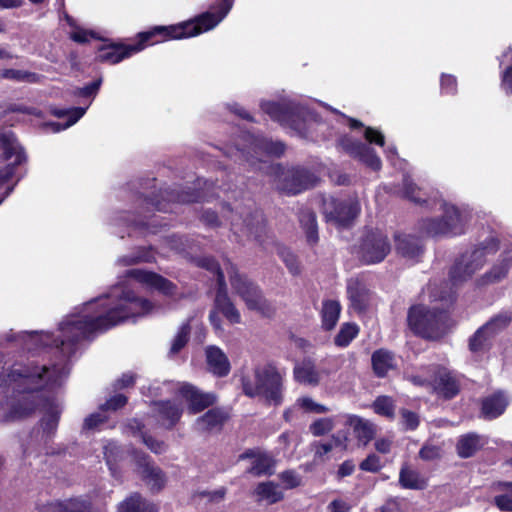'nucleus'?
Listing matches in <instances>:
<instances>
[{"mask_svg": "<svg viewBox=\"0 0 512 512\" xmlns=\"http://www.w3.org/2000/svg\"><path fill=\"white\" fill-rule=\"evenodd\" d=\"M99 311L95 315H83L74 320L61 322L59 325L63 337H55L53 333H40L39 342L43 347H55L67 357L75 354L80 341L89 339L95 333H104L130 318L148 314L153 305L151 301L140 297L129 288L120 293L100 300ZM38 335V332H31Z\"/></svg>", "mask_w": 512, "mask_h": 512, "instance_id": "f257e3e1", "label": "nucleus"}, {"mask_svg": "<svg viewBox=\"0 0 512 512\" xmlns=\"http://www.w3.org/2000/svg\"><path fill=\"white\" fill-rule=\"evenodd\" d=\"M60 369L56 364H40L35 360L16 362L7 371L4 383L17 394H37L58 385Z\"/></svg>", "mask_w": 512, "mask_h": 512, "instance_id": "f03ea898", "label": "nucleus"}, {"mask_svg": "<svg viewBox=\"0 0 512 512\" xmlns=\"http://www.w3.org/2000/svg\"><path fill=\"white\" fill-rule=\"evenodd\" d=\"M406 321L408 328L415 336L427 341L443 339L454 326L448 310L431 308L424 304L411 305Z\"/></svg>", "mask_w": 512, "mask_h": 512, "instance_id": "7ed1b4c3", "label": "nucleus"}, {"mask_svg": "<svg viewBox=\"0 0 512 512\" xmlns=\"http://www.w3.org/2000/svg\"><path fill=\"white\" fill-rule=\"evenodd\" d=\"M254 382L249 377L241 378L244 395L255 398L263 396L265 400L275 406L283 402V376L273 362L258 365L253 369Z\"/></svg>", "mask_w": 512, "mask_h": 512, "instance_id": "20e7f679", "label": "nucleus"}, {"mask_svg": "<svg viewBox=\"0 0 512 512\" xmlns=\"http://www.w3.org/2000/svg\"><path fill=\"white\" fill-rule=\"evenodd\" d=\"M216 12H204L174 25H162V42L198 36L217 26L229 13L233 0H217Z\"/></svg>", "mask_w": 512, "mask_h": 512, "instance_id": "39448f33", "label": "nucleus"}, {"mask_svg": "<svg viewBox=\"0 0 512 512\" xmlns=\"http://www.w3.org/2000/svg\"><path fill=\"white\" fill-rule=\"evenodd\" d=\"M227 273L233 292L243 300L248 310L256 311L264 318L275 316L276 307L264 296L257 283L240 273L233 263H229Z\"/></svg>", "mask_w": 512, "mask_h": 512, "instance_id": "423d86ee", "label": "nucleus"}, {"mask_svg": "<svg viewBox=\"0 0 512 512\" xmlns=\"http://www.w3.org/2000/svg\"><path fill=\"white\" fill-rule=\"evenodd\" d=\"M500 242L496 237H488L481 242L470 254H462L449 270L452 285L457 286L469 280L486 262L487 255H493L499 250Z\"/></svg>", "mask_w": 512, "mask_h": 512, "instance_id": "0eeeda50", "label": "nucleus"}, {"mask_svg": "<svg viewBox=\"0 0 512 512\" xmlns=\"http://www.w3.org/2000/svg\"><path fill=\"white\" fill-rule=\"evenodd\" d=\"M260 106L272 120L292 129L301 137L307 136V121L311 117V113L305 106L294 102L276 101H265Z\"/></svg>", "mask_w": 512, "mask_h": 512, "instance_id": "6e6552de", "label": "nucleus"}, {"mask_svg": "<svg viewBox=\"0 0 512 512\" xmlns=\"http://www.w3.org/2000/svg\"><path fill=\"white\" fill-rule=\"evenodd\" d=\"M427 385L439 399L449 401L456 398L462 389V375L443 365L433 366Z\"/></svg>", "mask_w": 512, "mask_h": 512, "instance_id": "1a4fd4ad", "label": "nucleus"}, {"mask_svg": "<svg viewBox=\"0 0 512 512\" xmlns=\"http://www.w3.org/2000/svg\"><path fill=\"white\" fill-rule=\"evenodd\" d=\"M390 250L391 245L387 235L378 229H371L361 240L359 258L363 264H377L387 257Z\"/></svg>", "mask_w": 512, "mask_h": 512, "instance_id": "9d476101", "label": "nucleus"}, {"mask_svg": "<svg viewBox=\"0 0 512 512\" xmlns=\"http://www.w3.org/2000/svg\"><path fill=\"white\" fill-rule=\"evenodd\" d=\"M326 220L332 221L340 227H349L361 212L360 203L356 198L338 199L330 197L324 200Z\"/></svg>", "mask_w": 512, "mask_h": 512, "instance_id": "9b49d317", "label": "nucleus"}, {"mask_svg": "<svg viewBox=\"0 0 512 512\" xmlns=\"http://www.w3.org/2000/svg\"><path fill=\"white\" fill-rule=\"evenodd\" d=\"M426 234L435 236H457L464 233L461 213L455 206L447 207L441 218H431L423 221Z\"/></svg>", "mask_w": 512, "mask_h": 512, "instance_id": "f8f14e48", "label": "nucleus"}, {"mask_svg": "<svg viewBox=\"0 0 512 512\" xmlns=\"http://www.w3.org/2000/svg\"><path fill=\"white\" fill-rule=\"evenodd\" d=\"M2 160L9 161L13 156L15 160L0 168V185L10 181L16 174L18 166L27 162L25 149L20 145L16 136L13 134H2L0 136Z\"/></svg>", "mask_w": 512, "mask_h": 512, "instance_id": "ddd939ff", "label": "nucleus"}, {"mask_svg": "<svg viewBox=\"0 0 512 512\" xmlns=\"http://www.w3.org/2000/svg\"><path fill=\"white\" fill-rule=\"evenodd\" d=\"M337 147L351 158L358 160L373 171H379L382 167L381 159L374 148L359 140L353 139L349 135L340 137L337 141Z\"/></svg>", "mask_w": 512, "mask_h": 512, "instance_id": "4468645a", "label": "nucleus"}, {"mask_svg": "<svg viewBox=\"0 0 512 512\" xmlns=\"http://www.w3.org/2000/svg\"><path fill=\"white\" fill-rule=\"evenodd\" d=\"M177 395L186 402L191 415L199 414L214 406L218 400L214 392H205L189 382H182L178 386Z\"/></svg>", "mask_w": 512, "mask_h": 512, "instance_id": "2eb2a0df", "label": "nucleus"}, {"mask_svg": "<svg viewBox=\"0 0 512 512\" xmlns=\"http://www.w3.org/2000/svg\"><path fill=\"white\" fill-rule=\"evenodd\" d=\"M317 177L303 167H292L282 173L279 190L288 195H297L315 186Z\"/></svg>", "mask_w": 512, "mask_h": 512, "instance_id": "dca6fc26", "label": "nucleus"}, {"mask_svg": "<svg viewBox=\"0 0 512 512\" xmlns=\"http://www.w3.org/2000/svg\"><path fill=\"white\" fill-rule=\"evenodd\" d=\"M228 419L229 415L223 408L212 406L195 420L194 427L199 433H218L222 431Z\"/></svg>", "mask_w": 512, "mask_h": 512, "instance_id": "f3484780", "label": "nucleus"}, {"mask_svg": "<svg viewBox=\"0 0 512 512\" xmlns=\"http://www.w3.org/2000/svg\"><path fill=\"white\" fill-rule=\"evenodd\" d=\"M214 309L232 325L241 322V314L229 297L226 281L222 277L219 279V287L216 289Z\"/></svg>", "mask_w": 512, "mask_h": 512, "instance_id": "a211bd4d", "label": "nucleus"}, {"mask_svg": "<svg viewBox=\"0 0 512 512\" xmlns=\"http://www.w3.org/2000/svg\"><path fill=\"white\" fill-rule=\"evenodd\" d=\"M207 370L217 378H224L231 372V363L224 351L216 345L205 348Z\"/></svg>", "mask_w": 512, "mask_h": 512, "instance_id": "6ab92c4d", "label": "nucleus"}, {"mask_svg": "<svg viewBox=\"0 0 512 512\" xmlns=\"http://www.w3.org/2000/svg\"><path fill=\"white\" fill-rule=\"evenodd\" d=\"M52 512H101L89 496H73L49 504Z\"/></svg>", "mask_w": 512, "mask_h": 512, "instance_id": "aec40b11", "label": "nucleus"}, {"mask_svg": "<svg viewBox=\"0 0 512 512\" xmlns=\"http://www.w3.org/2000/svg\"><path fill=\"white\" fill-rule=\"evenodd\" d=\"M509 405L505 392L498 390L481 400V415L486 420L500 417Z\"/></svg>", "mask_w": 512, "mask_h": 512, "instance_id": "412c9836", "label": "nucleus"}, {"mask_svg": "<svg viewBox=\"0 0 512 512\" xmlns=\"http://www.w3.org/2000/svg\"><path fill=\"white\" fill-rule=\"evenodd\" d=\"M132 55L128 44L111 42L98 48L95 59L99 63L117 64Z\"/></svg>", "mask_w": 512, "mask_h": 512, "instance_id": "4be33fe9", "label": "nucleus"}, {"mask_svg": "<svg viewBox=\"0 0 512 512\" xmlns=\"http://www.w3.org/2000/svg\"><path fill=\"white\" fill-rule=\"evenodd\" d=\"M162 201L179 204H192L204 201V193L201 189L192 187H177L162 190Z\"/></svg>", "mask_w": 512, "mask_h": 512, "instance_id": "5701e85b", "label": "nucleus"}, {"mask_svg": "<svg viewBox=\"0 0 512 512\" xmlns=\"http://www.w3.org/2000/svg\"><path fill=\"white\" fill-rule=\"evenodd\" d=\"M395 248L398 254L407 259H418L424 252L422 240L409 234L395 235Z\"/></svg>", "mask_w": 512, "mask_h": 512, "instance_id": "b1692460", "label": "nucleus"}, {"mask_svg": "<svg viewBox=\"0 0 512 512\" xmlns=\"http://www.w3.org/2000/svg\"><path fill=\"white\" fill-rule=\"evenodd\" d=\"M86 112V108L72 107V108H52L51 114L57 118H67L64 124L59 122H49L48 126L52 128L53 132H60L61 130L67 129L74 125L79 119L83 117Z\"/></svg>", "mask_w": 512, "mask_h": 512, "instance_id": "393cba45", "label": "nucleus"}, {"mask_svg": "<svg viewBox=\"0 0 512 512\" xmlns=\"http://www.w3.org/2000/svg\"><path fill=\"white\" fill-rule=\"evenodd\" d=\"M298 220L305 233L307 243L310 246L316 245L319 241L316 213L310 208H302L299 211Z\"/></svg>", "mask_w": 512, "mask_h": 512, "instance_id": "a878e982", "label": "nucleus"}, {"mask_svg": "<svg viewBox=\"0 0 512 512\" xmlns=\"http://www.w3.org/2000/svg\"><path fill=\"white\" fill-rule=\"evenodd\" d=\"M293 377L296 382L305 385L316 386L320 382V375L310 358H306L294 366Z\"/></svg>", "mask_w": 512, "mask_h": 512, "instance_id": "bb28decb", "label": "nucleus"}, {"mask_svg": "<svg viewBox=\"0 0 512 512\" xmlns=\"http://www.w3.org/2000/svg\"><path fill=\"white\" fill-rule=\"evenodd\" d=\"M492 490L496 493L492 504L502 512H512V481H496Z\"/></svg>", "mask_w": 512, "mask_h": 512, "instance_id": "cd10ccee", "label": "nucleus"}, {"mask_svg": "<svg viewBox=\"0 0 512 512\" xmlns=\"http://www.w3.org/2000/svg\"><path fill=\"white\" fill-rule=\"evenodd\" d=\"M135 461L141 476L146 482H153V489H160V470L155 468L149 455L143 452H135Z\"/></svg>", "mask_w": 512, "mask_h": 512, "instance_id": "c85d7f7f", "label": "nucleus"}, {"mask_svg": "<svg viewBox=\"0 0 512 512\" xmlns=\"http://www.w3.org/2000/svg\"><path fill=\"white\" fill-rule=\"evenodd\" d=\"M371 364L374 374L378 378H384L394 368V354L384 348L377 349L372 353Z\"/></svg>", "mask_w": 512, "mask_h": 512, "instance_id": "c756f323", "label": "nucleus"}, {"mask_svg": "<svg viewBox=\"0 0 512 512\" xmlns=\"http://www.w3.org/2000/svg\"><path fill=\"white\" fill-rule=\"evenodd\" d=\"M512 266V252L505 251L501 254V259L497 264L482 276L485 284L497 283L504 279Z\"/></svg>", "mask_w": 512, "mask_h": 512, "instance_id": "7c9ffc66", "label": "nucleus"}, {"mask_svg": "<svg viewBox=\"0 0 512 512\" xmlns=\"http://www.w3.org/2000/svg\"><path fill=\"white\" fill-rule=\"evenodd\" d=\"M351 306L359 313L365 312L370 304V290L362 283L355 282L347 289Z\"/></svg>", "mask_w": 512, "mask_h": 512, "instance_id": "2f4dec72", "label": "nucleus"}, {"mask_svg": "<svg viewBox=\"0 0 512 512\" xmlns=\"http://www.w3.org/2000/svg\"><path fill=\"white\" fill-rule=\"evenodd\" d=\"M341 313V305L339 301L327 299L322 302V309L320 312L321 325L323 330H333L339 320Z\"/></svg>", "mask_w": 512, "mask_h": 512, "instance_id": "473e14b6", "label": "nucleus"}, {"mask_svg": "<svg viewBox=\"0 0 512 512\" xmlns=\"http://www.w3.org/2000/svg\"><path fill=\"white\" fill-rule=\"evenodd\" d=\"M345 425L353 429V433L359 442H370L375 435L372 425L357 415H347Z\"/></svg>", "mask_w": 512, "mask_h": 512, "instance_id": "72a5a7b5", "label": "nucleus"}, {"mask_svg": "<svg viewBox=\"0 0 512 512\" xmlns=\"http://www.w3.org/2000/svg\"><path fill=\"white\" fill-rule=\"evenodd\" d=\"M257 502L267 501L268 504H275L284 499V493L278 489L273 481H265L257 484L253 491Z\"/></svg>", "mask_w": 512, "mask_h": 512, "instance_id": "f704fd0d", "label": "nucleus"}, {"mask_svg": "<svg viewBox=\"0 0 512 512\" xmlns=\"http://www.w3.org/2000/svg\"><path fill=\"white\" fill-rule=\"evenodd\" d=\"M118 512H158L157 507L134 492L118 505Z\"/></svg>", "mask_w": 512, "mask_h": 512, "instance_id": "c9c22d12", "label": "nucleus"}, {"mask_svg": "<svg viewBox=\"0 0 512 512\" xmlns=\"http://www.w3.org/2000/svg\"><path fill=\"white\" fill-rule=\"evenodd\" d=\"M144 189H152L150 193H142V208L147 213L160 211V189L157 188V179H146L141 183Z\"/></svg>", "mask_w": 512, "mask_h": 512, "instance_id": "e433bc0d", "label": "nucleus"}, {"mask_svg": "<svg viewBox=\"0 0 512 512\" xmlns=\"http://www.w3.org/2000/svg\"><path fill=\"white\" fill-rule=\"evenodd\" d=\"M399 485L403 489L424 490L428 483L427 479L421 476L418 471L405 465L399 472Z\"/></svg>", "mask_w": 512, "mask_h": 512, "instance_id": "4c0bfd02", "label": "nucleus"}, {"mask_svg": "<svg viewBox=\"0 0 512 512\" xmlns=\"http://www.w3.org/2000/svg\"><path fill=\"white\" fill-rule=\"evenodd\" d=\"M10 408V416L13 419H24L35 413L38 407V400L34 394H25Z\"/></svg>", "mask_w": 512, "mask_h": 512, "instance_id": "58836bf2", "label": "nucleus"}, {"mask_svg": "<svg viewBox=\"0 0 512 512\" xmlns=\"http://www.w3.org/2000/svg\"><path fill=\"white\" fill-rule=\"evenodd\" d=\"M244 224L249 233L253 235L259 243H262V238L266 234V219L264 213L259 209L253 210L244 218Z\"/></svg>", "mask_w": 512, "mask_h": 512, "instance_id": "ea45409f", "label": "nucleus"}, {"mask_svg": "<svg viewBox=\"0 0 512 512\" xmlns=\"http://www.w3.org/2000/svg\"><path fill=\"white\" fill-rule=\"evenodd\" d=\"M481 447L480 437L475 433L461 436L456 444L457 454L463 459L474 456Z\"/></svg>", "mask_w": 512, "mask_h": 512, "instance_id": "a19ab883", "label": "nucleus"}, {"mask_svg": "<svg viewBox=\"0 0 512 512\" xmlns=\"http://www.w3.org/2000/svg\"><path fill=\"white\" fill-rule=\"evenodd\" d=\"M275 461L272 456L266 452H262L255 460L252 461L251 466L246 470V473L254 477L271 476L274 473Z\"/></svg>", "mask_w": 512, "mask_h": 512, "instance_id": "79ce46f5", "label": "nucleus"}, {"mask_svg": "<svg viewBox=\"0 0 512 512\" xmlns=\"http://www.w3.org/2000/svg\"><path fill=\"white\" fill-rule=\"evenodd\" d=\"M190 334L191 324L190 320H187L186 322L182 323L176 335L171 341L170 348L167 352V357L169 359H174L179 354V352L188 344L190 340Z\"/></svg>", "mask_w": 512, "mask_h": 512, "instance_id": "37998d69", "label": "nucleus"}, {"mask_svg": "<svg viewBox=\"0 0 512 512\" xmlns=\"http://www.w3.org/2000/svg\"><path fill=\"white\" fill-rule=\"evenodd\" d=\"M183 408L180 404L166 400L162 401V427L172 429L181 419Z\"/></svg>", "mask_w": 512, "mask_h": 512, "instance_id": "c03bdc74", "label": "nucleus"}, {"mask_svg": "<svg viewBox=\"0 0 512 512\" xmlns=\"http://www.w3.org/2000/svg\"><path fill=\"white\" fill-rule=\"evenodd\" d=\"M155 260L151 246L137 247L132 253L119 258L118 263L122 266H132L139 263H149Z\"/></svg>", "mask_w": 512, "mask_h": 512, "instance_id": "a18cd8bd", "label": "nucleus"}, {"mask_svg": "<svg viewBox=\"0 0 512 512\" xmlns=\"http://www.w3.org/2000/svg\"><path fill=\"white\" fill-rule=\"evenodd\" d=\"M127 428L131 431L133 436H139L142 442L155 454L160 452V442L150 436L144 431L145 425L142 421L134 418L129 420Z\"/></svg>", "mask_w": 512, "mask_h": 512, "instance_id": "49530a36", "label": "nucleus"}, {"mask_svg": "<svg viewBox=\"0 0 512 512\" xmlns=\"http://www.w3.org/2000/svg\"><path fill=\"white\" fill-rule=\"evenodd\" d=\"M125 276L134 279L138 283L160 290V274L156 272L133 268L127 270Z\"/></svg>", "mask_w": 512, "mask_h": 512, "instance_id": "de8ad7c7", "label": "nucleus"}, {"mask_svg": "<svg viewBox=\"0 0 512 512\" xmlns=\"http://www.w3.org/2000/svg\"><path fill=\"white\" fill-rule=\"evenodd\" d=\"M164 247L186 257L192 249V241L186 236L173 234L162 237V248Z\"/></svg>", "mask_w": 512, "mask_h": 512, "instance_id": "09e8293b", "label": "nucleus"}, {"mask_svg": "<svg viewBox=\"0 0 512 512\" xmlns=\"http://www.w3.org/2000/svg\"><path fill=\"white\" fill-rule=\"evenodd\" d=\"M359 326L354 322L342 323L338 333L334 337V344L339 348H346L358 336Z\"/></svg>", "mask_w": 512, "mask_h": 512, "instance_id": "8fccbe9b", "label": "nucleus"}, {"mask_svg": "<svg viewBox=\"0 0 512 512\" xmlns=\"http://www.w3.org/2000/svg\"><path fill=\"white\" fill-rule=\"evenodd\" d=\"M61 411L53 402L49 403L45 415L41 420L42 429L47 436L53 435L58 427Z\"/></svg>", "mask_w": 512, "mask_h": 512, "instance_id": "3c124183", "label": "nucleus"}, {"mask_svg": "<svg viewBox=\"0 0 512 512\" xmlns=\"http://www.w3.org/2000/svg\"><path fill=\"white\" fill-rule=\"evenodd\" d=\"M492 337L489 331L482 325L469 338V350L473 353L485 351L490 347L489 341Z\"/></svg>", "mask_w": 512, "mask_h": 512, "instance_id": "603ef678", "label": "nucleus"}, {"mask_svg": "<svg viewBox=\"0 0 512 512\" xmlns=\"http://www.w3.org/2000/svg\"><path fill=\"white\" fill-rule=\"evenodd\" d=\"M160 35V25L154 26L151 30L139 32L136 36V43L128 44L132 53H138L145 49L147 46L153 45L158 41L155 37Z\"/></svg>", "mask_w": 512, "mask_h": 512, "instance_id": "864d4df0", "label": "nucleus"}, {"mask_svg": "<svg viewBox=\"0 0 512 512\" xmlns=\"http://www.w3.org/2000/svg\"><path fill=\"white\" fill-rule=\"evenodd\" d=\"M512 322V312L503 311L493 316L483 326L489 331L493 337L500 331L507 328Z\"/></svg>", "mask_w": 512, "mask_h": 512, "instance_id": "5fc2aeb1", "label": "nucleus"}, {"mask_svg": "<svg viewBox=\"0 0 512 512\" xmlns=\"http://www.w3.org/2000/svg\"><path fill=\"white\" fill-rule=\"evenodd\" d=\"M372 408L376 414L384 416L390 420L394 419L395 417V404L392 398L389 396H378L374 400Z\"/></svg>", "mask_w": 512, "mask_h": 512, "instance_id": "6e6d98bb", "label": "nucleus"}, {"mask_svg": "<svg viewBox=\"0 0 512 512\" xmlns=\"http://www.w3.org/2000/svg\"><path fill=\"white\" fill-rule=\"evenodd\" d=\"M194 264L202 269H205L216 275L217 287H219V279H225L224 273L220 267L219 262L213 256H203L193 258Z\"/></svg>", "mask_w": 512, "mask_h": 512, "instance_id": "4d7b16f0", "label": "nucleus"}, {"mask_svg": "<svg viewBox=\"0 0 512 512\" xmlns=\"http://www.w3.org/2000/svg\"><path fill=\"white\" fill-rule=\"evenodd\" d=\"M295 405L299 407L304 413L324 414L329 411V408L323 404L315 402L311 397L302 396L296 400Z\"/></svg>", "mask_w": 512, "mask_h": 512, "instance_id": "13d9d810", "label": "nucleus"}, {"mask_svg": "<svg viewBox=\"0 0 512 512\" xmlns=\"http://www.w3.org/2000/svg\"><path fill=\"white\" fill-rule=\"evenodd\" d=\"M128 403V397L118 393L109 397L104 403L100 404L98 410L101 412H117L124 408Z\"/></svg>", "mask_w": 512, "mask_h": 512, "instance_id": "bf43d9fd", "label": "nucleus"}, {"mask_svg": "<svg viewBox=\"0 0 512 512\" xmlns=\"http://www.w3.org/2000/svg\"><path fill=\"white\" fill-rule=\"evenodd\" d=\"M334 429V421L332 418H318L313 421L309 426V431L315 437H320L328 434Z\"/></svg>", "mask_w": 512, "mask_h": 512, "instance_id": "052dcab7", "label": "nucleus"}, {"mask_svg": "<svg viewBox=\"0 0 512 512\" xmlns=\"http://www.w3.org/2000/svg\"><path fill=\"white\" fill-rule=\"evenodd\" d=\"M279 255L284 262L285 266L287 267L288 271L294 275L297 276L301 273V266L298 261L297 256L292 253L289 249L283 248L280 250Z\"/></svg>", "mask_w": 512, "mask_h": 512, "instance_id": "680f3d73", "label": "nucleus"}, {"mask_svg": "<svg viewBox=\"0 0 512 512\" xmlns=\"http://www.w3.org/2000/svg\"><path fill=\"white\" fill-rule=\"evenodd\" d=\"M401 416V424L405 431H414L420 424L419 415L406 408H402L399 411Z\"/></svg>", "mask_w": 512, "mask_h": 512, "instance_id": "e2e57ef3", "label": "nucleus"}, {"mask_svg": "<svg viewBox=\"0 0 512 512\" xmlns=\"http://www.w3.org/2000/svg\"><path fill=\"white\" fill-rule=\"evenodd\" d=\"M109 421V416L105 414V412H94L89 414L83 422L84 430H95L100 425L105 424Z\"/></svg>", "mask_w": 512, "mask_h": 512, "instance_id": "0e129e2a", "label": "nucleus"}, {"mask_svg": "<svg viewBox=\"0 0 512 512\" xmlns=\"http://www.w3.org/2000/svg\"><path fill=\"white\" fill-rule=\"evenodd\" d=\"M441 93L455 95L458 91L457 78L452 74L442 73L440 77Z\"/></svg>", "mask_w": 512, "mask_h": 512, "instance_id": "69168bd1", "label": "nucleus"}, {"mask_svg": "<svg viewBox=\"0 0 512 512\" xmlns=\"http://www.w3.org/2000/svg\"><path fill=\"white\" fill-rule=\"evenodd\" d=\"M418 455L424 461H433L441 458L442 449L438 445L425 443L419 450Z\"/></svg>", "mask_w": 512, "mask_h": 512, "instance_id": "338daca9", "label": "nucleus"}, {"mask_svg": "<svg viewBox=\"0 0 512 512\" xmlns=\"http://www.w3.org/2000/svg\"><path fill=\"white\" fill-rule=\"evenodd\" d=\"M500 87L506 95L512 96V64L501 71Z\"/></svg>", "mask_w": 512, "mask_h": 512, "instance_id": "774afa93", "label": "nucleus"}]
</instances>
